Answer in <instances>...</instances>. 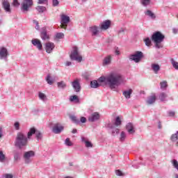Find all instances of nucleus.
Masks as SVG:
<instances>
[{
  "instance_id": "f257e3e1",
  "label": "nucleus",
  "mask_w": 178,
  "mask_h": 178,
  "mask_svg": "<svg viewBox=\"0 0 178 178\" xmlns=\"http://www.w3.org/2000/svg\"><path fill=\"white\" fill-rule=\"evenodd\" d=\"M98 81L102 86H106L110 90H115L123 83V76L118 71L111 72L106 76H101Z\"/></svg>"
},
{
  "instance_id": "f03ea898",
  "label": "nucleus",
  "mask_w": 178,
  "mask_h": 178,
  "mask_svg": "<svg viewBox=\"0 0 178 178\" xmlns=\"http://www.w3.org/2000/svg\"><path fill=\"white\" fill-rule=\"evenodd\" d=\"M29 144V139L27 136L23 132H18L15 137V146L19 149L26 148Z\"/></svg>"
},
{
  "instance_id": "7ed1b4c3",
  "label": "nucleus",
  "mask_w": 178,
  "mask_h": 178,
  "mask_svg": "<svg viewBox=\"0 0 178 178\" xmlns=\"http://www.w3.org/2000/svg\"><path fill=\"white\" fill-rule=\"evenodd\" d=\"M164 40L165 35L159 31L154 33L152 35V41L154 42V47L157 49L163 48V44H162V42H163Z\"/></svg>"
},
{
  "instance_id": "20e7f679",
  "label": "nucleus",
  "mask_w": 178,
  "mask_h": 178,
  "mask_svg": "<svg viewBox=\"0 0 178 178\" xmlns=\"http://www.w3.org/2000/svg\"><path fill=\"white\" fill-rule=\"evenodd\" d=\"M144 58V54L143 51H136L133 54H130L129 56V59L131 61L135 62V63H140L141 62V59Z\"/></svg>"
},
{
  "instance_id": "39448f33",
  "label": "nucleus",
  "mask_w": 178,
  "mask_h": 178,
  "mask_svg": "<svg viewBox=\"0 0 178 178\" xmlns=\"http://www.w3.org/2000/svg\"><path fill=\"white\" fill-rule=\"evenodd\" d=\"M70 58L71 60H76V62H81L83 60V57L79 53V47H74L71 54L70 55Z\"/></svg>"
},
{
  "instance_id": "423d86ee",
  "label": "nucleus",
  "mask_w": 178,
  "mask_h": 178,
  "mask_svg": "<svg viewBox=\"0 0 178 178\" xmlns=\"http://www.w3.org/2000/svg\"><path fill=\"white\" fill-rule=\"evenodd\" d=\"M23 2L21 3V10L22 12H29L30 8L33 6V0H22Z\"/></svg>"
},
{
  "instance_id": "0eeeda50",
  "label": "nucleus",
  "mask_w": 178,
  "mask_h": 178,
  "mask_svg": "<svg viewBox=\"0 0 178 178\" xmlns=\"http://www.w3.org/2000/svg\"><path fill=\"white\" fill-rule=\"evenodd\" d=\"M33 156H35V152L33 150L28 151L24 154V159L25 163L29 165V163H31L33 162Z\"/></svg>"
},
{
  "instance_id": "6e6552de",
  "label": "nucleus",
  "mask_w": 178,
  "mask_h": 178,
  "mask_svg": "<svg viewBox=\"0 0 178 178\" xmlns=\"http://www.w3.org/2000/svg\"><path fill=\"white\" fill-rule=\"evenodd\" d=\"M9 56V51L6 47H0V59L8 61V57Z\"/></svg>"
},
{
  "instance_id": "1a4fd4ad",
  "label": "nucleus",
  "mask_w": 178,
  "mask_h": 178,
  "mask_svg": "<svg viewBox=\"0 0 178 178\" xmlns=\"http://www.w3.org/2000/svg\"><path fill=\"white\" fill-rule=\"evenodd\" d=\"M71 86L75 92H80V91H81V85H80L79 79H76L74 81L71 82Z\"/></svg>"
},
{
  "instance_id": "9d476101",
  "label": "nucleus",
  "mask_w": 178,
  "mask_h": 178,
  "mask_svg": "<svg viewBox=\"0 0 178 178\" xmlns=\"http://www.w3.org/2000/svg\"><path fill=\"white\" fill-rule=\"evenodd\" d=\"M40 38L43 41H46L47 40H49V33H48V31H47L46 27H43L40 30Z\"/></svg>"
},
{
  "instance_id": "9b49d317",
  "label": "nucleus",
  "mask_w": 178,
  "mask_h": 178,
  "mask_svg": "<svg viewBox=\"0 0 178 178\" xmlns=\"http://www.w3.org/2000/svg\"><path fill=\"white\" fill-rule=\"evenodd\" d=\"M106 127L107 129H111L112 130L111 131V134L112 136H115L118 134H119L120 131V129H118V128H115V125L112 123H108L106 125Z\"/></svg>"
},
{
  "instance_id": "f8f14e48",
  "label": "nucleus",
  "mask_w": 178,
  "mask_h": 178,
  "mask_svg": "<svg viewBox=\"0 0 178 178\" xmlns=\"http://www.w3.org/2000/svg\"><path fill=\"white\" fill-rule=\"evenodd\" d=\"M2 8L7 13H12V9L10 8V3H9V0H2Z\"/></svg>"
},
{
  "instance_id": "ddd939ff",
  "label": "nucleus",
  "mask_w": 178,
  "mask_h": 178,
  "mask_svg": "<svg viewBox=\"0 0 178 178\" xmlns=\"http://www.w3.org/2000/svg\"><path fill=\"white\" fill-rule=\"evenodd\" d=\"M44 48L47 54H51L55 49V44L54 42H48L45 43Z\"/></svg>"
},
{
  "instance_id": "4468645a",
  "label": "nucleus",
  "mask_w": 178,
  "mask_h": 178,
  "mask_svg": "<svg viewBox=\"0 0 178 178\" xmlns=\"http://www.w3.org/2000/svg\"><path fill=\"white\" fill-rule=\"evenodd\" d=\"M63 126L56 124L52 129V131L54 134H60L63 131Z\"/></svg>"
},
{
  "instance_id": "2eb2a0df",
  "label": "nucleus",
  "mask_w": 178,
  "mask_h": 178,
  "mask_svg": "<svg viewBox=\"0 0 178 178\" xmlns=\"http://www.w3.org/2000/svg\"><path fill=\"white\" fill-rule=\"evenodd\" d=\"M99 113L98 112H95L92 113L89 117H88V121L89 122H97V120H99Z\"/></svg>"
},
{
  "instance_id": "dca6fc26",
  "label": "nucleus",
  "mask_w": 178,
  "mask_h": 178,
  "mask_svg": "<svg viewBox=\"0 0 178 178\" xmlns=\"http://www.w3.org/2000/svg\"><path fill=\"white\" fill-rule=\"evenodd\" d=\"M31 42L33 45V47H36V48L39 50V51H42V44L41 43V41H40V40L38 39H33L31 40Z\"/></svg>"
},
{
  "instance_id": "f3484780",
  "label": "nucleus",
  "mask_w": 178,
  "mask_h": 178,
  "mask_svg": "<svg viewBox=\"0 0 178 178\" xmlns=\"http://www.w3.org/2000/svg\"><path fill=\"white\" fill-rule=\"evenodd\" d=\"M111 20L107 19L104 21L100 25L101 30H108L111 27Z\"/></svg>"
},
{
  "instance_id": "a211bd4d",
  "label": "nucleus",
  "mask_w": 178,
  "mask_h": 178,
  "mask_svg": "<svg viewBox=\"0 0 178 178\" xmlns=\"http://www.w3.org/2000/svg\"><path fill=\"white\" fill-rule=\"evenodd\" d=\"M151 69L154 72V74H158L161 70V66L156 63H152L151 65Z\"/></svg>"
},
{
  "instance_id": "6ab92c4d",
  "label": "nucleus",
  "mask_w": 178,
  "mask_h": 178,
  "mask_svg": "<svg viewBox=\"0 0 178 178\" xmlns=\"http://www.w3.org/2000/svg\"><path fill=\"white\" fill-rule=\"evenodd\" d=\"M155 101H156V96L152 95L147 97V99L146 100L147 105H154L155 104Z\"/></svg>"
},
{
  "instance_id": "aec40b11",
  "label": "nucleus",
  "mask_w": 178,
  "mask_h": 178,
  "mask_svg": "<svg viewBox=\"0 0 178 178\" xmlns=\"http://www.w3.org/2000/svg\"><path fill=\"white\" fill-rule=\"evenodd\" d=\"M98 26H93L89 28V30L90 31V33H92V35L95 36V35H98V34L99 33V31Z\"/></svg>"
},
{
  "instance_id": "412c9836",
  "label": "nucleus",
  "mask_w": 178,
  "mask_h": 178,
  "mask_svg": "<svg viewBox=\"0 0 178 178\" xmlns=\"http://www.w3.org/2000/svg\"><path fill=\"white\" fill-rule=\"evenodd\" d=\"M126 129L129 134H134L136 131L134 130V127L131 122H129L127 124Z\"/></svg>"
},
{
  "instance_id": "4be33fe9",
  "label": "nucleus",
  "mask_w": 178,
  "mask_h": 178,
  "mask_svg": "<svg viewBox=\"0 0 178 178\" xmlns=\"http://www.w3.org/2000/svg\"><path fill=\"white\" fill-rule=\"evenodd\" d=\"M145 16H148V17H150L152 20H155L156 19V15H155V13H154L151 10H147L145 11Z\"/></svg>"
},
{
  "instance_id": "5701e85b",
  "label": "nucleus",
  "mask_w": 178,
  "mask_h": 178,
  "mask_svg": "<svg viewBox=\"0 0 178 178\" xmlns=\"http://www.w3.org/2000/svg\"><path fill=\"white\" fill-rule=\"evenodd\" d=\"M131 94H133V90L129 89L128 90H124L122 92V95L125 97L127 99H130L131 98Z\"/></svg>"
},
{
  "instance_id": "b1692460",
  "label": "nucleus",
  "mask_w": 178,
  "mask_h": 178,
  "mask_svg": "<svg viewBox=\"0 0 178 178\" xmlns=\"http://www.w3.org/2000/svg\"><path fill=\"white\" fill-rule=\"evenodd\" d=\"M70 22V17L65 15H61V23L63 24H67Z\"/></svg>"
},
{
  "instance_id": "393cba45",
  "label": "nucleus",
  "mask_w": 178,
  "mask_h": 178,
  "mask_svg": "<svg viewBox=\"0 0 178 178\" xmlns=\"http://www.w3.org/2000/svg\"><path fill=\"white\" fill-rule=\"evenodd\" d=\"M112 60V57L111 56H106L103 60V65L106 66L108 65H111V62Z\"/></svg>"
},
{
  "instance_id": "a878e982",
  "label": "nucleus",
  "mask_w": 178,
  "mask_h": 178,
  "mask_svg": "<svg viewBox=\"0 0 178 178\" xmlns=\"http://www.w3.org/2000/svg\"><path fill=\"white\" fill-rule=\"evenodd\" d=\"M70 102H75V104H79L80 103V99H79V97L77 95H72L70 97Z\"/></svg>"
},
{
  "instance_id": "bb28decb",
  "label": "nucleus",
  "mask_w": 178,
  "mask_h": 178,
  "mask_svg": "<svg viewBox=\"0 0 178 178\" xmlns=\"http://www.w3.org/2000/svg\"><path fill=\"white\" fill-rule=\"evenodd\" d=\"M167 97H168V94L163 92L160 93L159 98L161 102H165L168 101V99H166Z\"/></svg>"
},
{
  "instance_id": "cd10ccee",
  "label": "nucleus",
  "mask_w": 178,
  "mask_h": 178,
  "mask_svg": "<svg viewBox=\"0 0 178 178\" xmlns=\"http://www.w3.org/2000/svg\"><path fill=\"white\" fill-rule=\"evenodd\" d=\"M36 132H37V130H35V128L34 127L31 128L26 136L28 140L31 138V136H33V134H35Z\"/></svg>"
},
{
  "instance_id": "c85d7f7f",
  "label": "nucleus",
  "mask_w": 178,
  "mask_h": 178,
  "mask_svg": "<svg viewBox=\"0 0 178 178\" xmlns=\"http://www.w3.org/2000/svg\"><path fill=\"white\" fill-rule=\"evenodd\" d=\"M57 87L60 90H65V88H66V83H65V81H63L58 82Z\"/></svg>"
},
{
  "instance_id": "c756f323",
  "label": "nucleus",
  "mask_w": 178,
  "mask_h": 178,
  "mask_svg": "<svg viewBox=\"0 0 178 178\" xmlns=\"http://www.w3.org/2000/svg\"><path fill=\"white\" fill-rule=\"evenodd\" d=\"M100 86H101V84H99L97 81H92L90 82L91 88H98V87H100Z\"/></svg>"
},
{
  "instance_id": "7c9ffc66",
  "label": "nucleus",
  "mask_w": 178,
  "mask_h": 178,
  "mask_svg": "<svg viewBox=\"0 0 178 178\" xmlns=\"http://www.w3.org/2000/svg\"><path fill=\"white\" fill-rule=\"evenodd\" d=\"M36 10H38V12H39V13H44V12H45V10H47V8H45V6H38L35 8Z\"/></svg>"
},
{
  "instance_id": "2f4dec72",
  "label": "nucleus",
  "mask_w": 178,
  "mask_h": 178,
  "mask_svg": "<svg viewBox=\"0 0 178 178\" xmlns=\"http://www.w3.org/2000/svg\"><path fill=\"white\" fill-rule=\"evenodd\" d=\"M161 89L163 90V91H165L168 87V81H163L160 83Z\"/></svg>"
},
{
  "instance_id": "473e14b6",
  "label": "nucleus",
  "mask_w": 178,
  "mask_h": 178,
  "mask_svg": "<svg viewBox=\"0 0 178 178\" xmlns=\"http://www.w3.org/2000/svg\"><path fill=\"white\" fill-rule=\"evenodd\" d=\"M170 140H171V141H172L173 143L177 141V140H178V131H177L175 134H173L171 136Z\"/></svg>"
},
{
  "instance_id": "72a5a7b5",
  "label": "nucleus",
  "mask_w": 178,
  "mask_h": 178,
  "mask_svg": "<svg viewBox=\"0 0 178 178\" xmlns=\"http://www.w3.org/2000/svg\"><path fill=\"white\" fill-rule=\"evenodd\" d=\"M71 120L75 123V124H80V121L79 119H77V117L74 115H71L70 117Z\"/></svg>"
},
{
  "instance_id": "f704fd0d",
  "label": "nucleus",
  "mask_w": 178,
  "mask_h": 178,
  "mask_svg": "<svg viewBox=\"0 0 178 178\" xmlns=\"http://www.w3.org/2000/svg\"><path fill=\"white\" fill-rule=\"evenodd\" d=\"M46 81L47 84H49V86H52L54 84V80L51 77V75L48 74L47 78H46Z\"/></svg>"
},
{
  "instance_id": "c9c22d12",
  "label": "nucleus",
  "mask_w": 178,
  "mask_h": 178,
  "mask_svg": "<svg viewBox=\"0 0 178 178\" xmlns=\"http://www.w3.org/2000/svg\"><path fill=\"white\" fill-rule=\"evenodd\" d=\"M124 140H126V133L124 131H122L120 135V141H121V143H123Z\"/></svg>"
},
{
  "instance_id": "e433bc0d",
  "label": "nucleus",
  "mask_w": 178,
  "mask_h": 178,
  "mask_svg": "<svg viewBox=\"0 0 178 178\" xmlns=\"http://www.w3.org/2000/svg\"><path fill=\"white\" fill-rule=\"evenodd\" d=\"M20 155H22L21 152H17V151L15 152H14V159H15V161H17V160L20 159Z\"/></svg>"
},
{
  "instance_id": "4c0bfd02",
  "label": "nucleus",
  "mask_w": 178,
  "mask_h": 178,
  "mask_svg": "<svg viewBox=\"0 0 178 178\" xmlns=\"http://www.w3.org/2000/svg\"><path fill=\"white\" fill-rule=\"evenodd\" d=\"M140 3L143 6H148L151 3V0H140Z\"/></svg>"
},
{
  "instance_id": "58836bf2",
  "label": "nucleus",
  "mask_w": 178,
  "mask_h": 178,
  "mask_svg": "<svg viewBox=\"0 0 178 178\" xmlns=\"http://www.w3.org/2000/svg\"><path fill=\"white\" fill-rule=\"evenodd\" d=\"M35 134V137H36L38 141H40V140H41V138H42V134H41V131H36Z\"/></svg>"
},
{
  "instance_id": "ea45409f",
  "label": "nucleus",
  "mask_w": 178,
  "mask_h": 178,
  "mask_svg": "<svg viewBox=\"0 0 178 178\" xmlns=\"http://www.w3.org/2000/svg\"><path fill=\"white\" fill-rule=\"evenodd\" d=\"M171 63L175 70H178V63L176 62L173 58L171 59Z\"/></svg>"
},
{
  "instance_id": "a19ab883",
  "label": "nucleus",
  "mask_w": 178,
  "mask_h": 178,
  "mask_svg": "<svg viewBox=\"0 0 178 178\" xmlns=\"http://www.w3.org/2000/svg\"><path fill=\"white\" fill-rule=\"evenodd\" d=\"M121 124H122V120H120V117L118 116L115 118V126H120Z\"/></svg>"
},
{
  "instance_id": "79ce46f5",
  "label": "nucleus",
  "mask_w": 178,
  "mask_h": 178,
  "mask_svg": "<svg viewBox=\"0 0 178 178\" xmlns=\"http://www.w3.org/2000/svg\"><path fill=\"white\" fill-rule=\"evenodd\" d=\"M65 38V34L63 33H57L56 34V38L57 40H60L62 38Z\"/></svg>"
},
{
  "instance_id": "37998d69",
  "label": "nucleus",
  "mask_w": 178,
  "mask_h": 178,
  "mask_svg": "<svg viewBox=\"0 0 178 178\" xmlns=\"http://www.w3.org/2000/svg\"><path fill=\"white\" fill-rule=\"evenodd\" d=\"M144 42L147 47H151V39L149 38L144 39Z\"/></svg>"
},
{
  "instance_id": "c03bdc74",
  "label": "nucleus",
  "mask_w": 178,
  "mask_h": 178,
  "mask_svg": "<svg viewBox=\"0 0 178 178\" xmlns=\"http://www.w3.org/2000/svg\"><path fill=\"white\" fill-rule=\"evenodd\" d=\"M38 96H39L40 99H42V101H45V99H47V96L45 95V94H44L41 92H39Z\"/></svg>"
},
{
  "instance_id": "a18cd8bd",
  "label": "nucleus",
  "mask_w": 178,
  "mask_h": 178,
  "mask_svg": "<svg viewBox=\"0 0 178 178\" xmlns=\"http://www.w3.org/2000/svg\"><path fill=\"white\" fill-rule=\"evenodd\" d=\"M65 144L67 147H72V145H73V143L70 141V139L69 138L65 139Z\"/></svg>"
},
{
  "instance_id": "49530a36",
  "label": "nucleus",
  "mask_w": 178,
  "mask_h": 178,
  "mask_svg": "<svg viewBox=\"0 0 178 178\" xmlns=\"http://www.w3.org/2000/svg\"><path fill=\"white\" fill-rule=\"evenodd\" d=\"M5 161V154H3V152L0 149V162H3Z\"/></svg>"
},
{
  "instance_id": "de8ad7c7",
  "label": "nucleus",
  "mask_w": 178,
  "mask_h": 178,
  "mask_svg": "<svg viewBox=\"0 0 178 178\" xmlns=\"http://www.w3.org/2000/svg\"><path fill=\"white\" fill-rule=\"evenodd\" d=\"M172 166L175 168V169H177V170H178V162H177V160L174 159L172 161Z\"/></svg>"
},
{
  "instance_id": "09e8293b",
  "label": "nucleus",
  "mask_w": 178,
  "mask_h": 178,
  "mask_svg": "<svg viewBox=\"0 0 178 178\" xmlns=\"http://www.w3.org/2000/svg\"><path fill=\"white\" fill-rule=\"evenodd\" d=\"M13 6H14L15 8H19V6H20V3H19L17 0H13Z\"/></svg>"
},
{
  "instance_id": "8fccbe9b",
  "label": "nucleus",
  "mask_w": 178,
  "mask_h": 178,
  "mask_svg": "<svg viewBox=\"0 0 178 178\" xmlns=\"http://www.w3.org/2000/svg\"><path fill=\"white\" fill-rule=\"evenodd\" d=\"M48 3V0H38V5H44Z\"/></svg>"
},
{
  "instance_id": "3c124183",
  "label": "nucleus",
  "mask_w": 178,
  "mask_h": 178,
  "mask_svg": "<svg viewBox=\"0 0 178 178\" xmlns=\"http://www.w3.org/2000/svg\"><path fill=\"white\" fill-rule=\"evenodd\" d=\"M85 145H86V148H92V143H91V142H90L88 140L87 142H86Z\"/></svg>"
},
{
  "instance_id": "603ef678",
  "label": "nucleus",
  "mask_w": 178,
  "mask_h": 178,
  "mask_svg": "<svg viewBox=\"0 0 178 178\" xmlns=\"http://www.w3.org/2000/svg\"><path fill=\"white\" fill-rule=\"evenodd\" d=\"M115 175L117 176H120V177L124 176V174L122 171H120V170H115Z\"/></svg>"
},
{
  "instance_id": "864d4df0",
  "label": "nucleus",
  "mask_w": 178,
  "mask_h": 178,
  "mask_svg": "<svg viewBox=\"0 0 178 178\" xmlns=\"http://www.w3.org/2000/svg\"><path fill=\"white\" fill-rule=\"evenodd\" d=\"M33 23H34V24L36 25V26H35V29L36 30H40V25H39V24H38V22L36 21V20H33Z\"/></svg>"
},
{
  "instance_id": "5fc2aeb1",
  "label": "nucleus",
  "mask_w": 178,
  "mask_h": 178,
  "mask_svg": "<svg viewBox=\"0 0 178 178\" xmlns=\"http://www.w3.org/2000/svg\"><path fill=\"white\" fill-rule=\"evenodd\" d=\"M14 127L15 130H19L20 129V124L18 122H17L14 124Z\"/></svg>"
},
{
  "instance_id": "6e6d98bb",
  "label": "nucleus",
  "mask_w": 178,
  "mask_h": 178,
  "mask_svg": "<svg viewBox=\"0 0 178 178\" xmlns=\"http://www.w3.org/2000/svg\"><path fill=\"white\" fill-rule=\"evenodd\" d=\"M81 141L82 143H84V144H86V143H87L88 141V140L87 139V138H86L84 136H81Z\"/></svg>"
},
{
  "instance_id": "4d7b16f0",
  "label": "nucleus",
  "mask_w": 178,
  "mask_h": 178,
  "mask_svg": "<svg viewBox=\"0 0 178 178\" xmlns=\"http://www.w3.org/2000/svg\"><path fill=\"white\" fill-rule=\"evenodd\" d=\"M53 6H58L59 5V1L58 0H52Z\"/></svg>"
},
{
  "instance_id": "13d9d810",
  "label": "nucleus",
  "mask_w": 178,
  "mask_h": 178,
  "mask_svg": "<svg viewBox=\"0 0 178 178\" xmlns=\"http://www.w3.org/2000/svg\"><path fill=\"white\" fill-rule=\"evenodd\" d=\"M3 177H5V178H13V175H12V174H5L3 175Z\"/></svg>"
},
{
  "instance_id": "bf43d9fd",
  "label": "nucleus",
  "mask_w": 178,
  "mask_h": 178,
  "mask_svg": "<svg viewBox=\"0 0 178 178\" xmlns=\"http://www.w3.org/2000/svg\"><path fill=\"white\" fill-rule=\"evenodd\" d=\"M80 122L81 123H86V122H87V118H86V117H81L80 119Z\"/></svg>"
},
{
  "instance_id": "052dcab7",
  "label": "nucleus",
  "mask_w": 178,
  "mask_h": 178,
  "mask_svg": "<svg viewBox=\"0 0 178 178\" xmlns=\"http://www.w3.org/2000/svg\"><path fill=\"white\" fill-rule=\"evenodd\" d=\"M115 55H120V51H119V48H115Z\"/></svg>"
},
{
  "instance_id": "680f3d73",
  "label": "nucleus",
  "mask_w": 178,
  "mask_h": 178,
  "mask_svg": "<svg viewBox=\"0 0 178 178\" xmlns=\"http://www.w3.org/2000/svg\"><path fill=\"white\" fill-rule=\"evenodd\" d=\"M118 34H122V33H124V29L121 28L118 31Z\"/></svg>"
},
{
  "instance_id": "e2e57ef3",
  "label": "nucleus",
  "mask_w": 178,
  "mask_h": 178,
  "mask_svg": "<svg viewBox=\"0 0 178 178\" xmlns=\"http://www.w3.org/2000/svg\"><path fill=\"white\" fill-rule=\"evenodd\" d=\"M168 115H169V116L173 117V116H175V112L174 111H169Z\"/></svg>"
},
{
  "instance_id": "0e129e2a",
  "label": "nucleus",
  "mask_w": 178,
  "mask_h": 178,
  "mask_svg": "<svg viewBox=\"0 0 178 178\" xmlns=\"http://www.w3.org/2000/svg\"><path fill=\"white\" fill-rule=\"evenodd\" d=\"M65 66H72V62L70 61H67L65 63Z\"/></svg>"
},
{
  "instance_id": "69168bd1",
  "label": "nucleus",
  "mask_w": 178,
  "mask_h": 178,
  "mask_svg": "<svg viewBox=\"0 0 178 178\" xmlns=\"http://www.w3.org/2000/svg\"><path fill=\"white\" fill-rule=\"evenodd\" d=\"M132 166H133V168H135V169H138V168H140V166L136 164H134V165H132Z\"/></svg>"
},
{
  "instance_id": "338daca9",
  "label": "nucleus",
  "mask_w": 178,
  "mask_h": 178,
  "mask_svg": "<svg viewBox=\"0 0 178 178\" xmlns=\"http://www.w3.org/2000/svg\"><path fill=\"white\" fill-rule=\"evenodd\" d=\"M72 133L73 134H76V133H77V129H73L72 131Z\"/></svg>"
},
{
  "instance_id": "774afa93",
  "label": "nucleus",
  "mask_w": 178,
  "mask_h": 178,
  "mask_svg": "<svg viewBox=\"0 0 178 178\" xmlns=\"http://www.w3.org/2000/svg\"><path fill=\"white\" fill-rule=\"evenodd\" d=\"M172 31H173L174 34H177V29H172Z\"/></svg>"
}]
</instances>
